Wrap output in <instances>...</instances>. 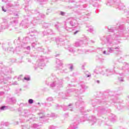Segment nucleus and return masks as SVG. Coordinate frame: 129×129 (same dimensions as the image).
Returning a JSON list of instances; mask_svg holds the SVG:
<instances>
[{"instance_id": "nucleus-4", "label": "nucleus", "mask_w": 129, "mask_h": 129, "mask_svg": "<svg viewBox=\"0 0 129 129\" xmlns=\"http://www.w3.org/2000/svg\"><path fill=\"white\" fill-rule=\"evenodd\" d=\"M61 15H62L63 16V15H64V13L61 12Z\"/></svg>"}, {"instance_id": "nucleus-3", "label": "nucleus", "mask_w": 129, "mask_h": 129, "mask_svg": "<svg viewBox=\"0 0 129 129\" xmlns=\"http://www.w3.org/2000/svg\"><path fill=\"white\" fill-rule=\"evenodd\" d=\"M5 108H6V106H3L1 107V109H2V110H4V109H5Z\"/></svg>"}, {"instance_id": "nucleus-5", "label": "nucleus", "mask_w": 129, "mask_h": 129, "mask_svg": "<svg viewBox=\"0 0 129 129\" xmlns=\"http://www.w3.org/2000/svg\"><path fill=\"white\" fill-rule=\"evenodd\" d=\"M104 54H105V51H104Z\"/></svg>"}, {"instance_id": "nucleus-1", "label": "nucleus", "mask_w": 129, "mask_h": 129, "mask_svg": "<svg viewBox=\"0 0 129 129\" xmlns=\"http://www.w3.org/2000/svg\"><path fill=\"white\" fill-rule=\"evenodd\" d=\"M29 102L30 104L33 103H34V100H33V99H29Z\"/></svg>"}, {"instance_id": "nucleus-2", "label": "nucleus", "mask_w": 129, "mask_h": 129, "mask_svg": "<svg viewBox=\"0 0 129 129\" xmlns=\"http://www.w3.org/2000/svg\"><path fill=\"white\" fill-rule=\"evenodd\" d=\"M24 80L29 81V80H30V78H24Z\"/></svg>"}, {"instance_id": "nucleus-6", "label": "nucleus", "mask_w": 129, "mask_h": 129, "mask_svg": "<svg viewBox=\"0 0 129 129\" xmlns=\"http://www.w3.org/2000/svg\"><path fill=\"white\" fill-rule=\"evenodd\" d=\"M3 11H4L5 12H6V11H5V10H3Z\"/></svg>"}]
</instances>
